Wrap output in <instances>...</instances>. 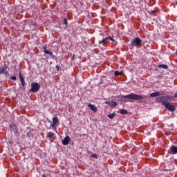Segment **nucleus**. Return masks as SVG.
I'll list each match as a JSON object with an SVG mask.
<instances>
[{"label": "nucleus", "mask_w": 177, "mask_h": 177, "mask_svg": "<svg viewBox=\"0 0 177 177\" xmlns=\"http://www.w3.org/2000/svg\"><path fill=\"white\" fill-rule=\"evenodd\" d=\"M122 97H124V99H131L132 100H142V99H143L142 95H138L133 93H131L127 95H122Z\"/></svg>", "instance_id": "nucleus-1"}, {"label": "nucleus", "mask_w": 177, "mask_h": 177, "mask_svg": "<svg viewBox=\"0 0 177 177\" xmlns=\"http://www.w3.org/2000/svg\"><path fill=\"white\" fill-rule=\"evenodd\" d=\"M169 100H171L170 95H165V96L158 97L156 98V102L158 103H161L162 106H164V103H168Z\"/></svg>", "instance_id": "nucleus-2"}, {"label": "nucleus", "mask_w": 177, "mask_h": 177, "mask_svg": "<svg viewBox=\"0 0 177 177\" xmlns=\"http://www.w3.org/2000/svg\"><path fill=\"white\" fill-rule=\"evenodd\" d=\"M39 89H41V85L39 83H32L31 88L30 89L29 92H32L33 93H35L38 92Z\"/></svg>", "instance_id": "nucleus-3"}, {"label": "nucleus", "mask_w": 177, "mask_h": 177, "mask_svg": "<svg viewBox=\"0 0 177 177\" xmlns=\"http://www.w3.org/2000/svg\"><path fill=\"white\" fill-rule=\"evenodd\" d=\"M131 46H142V40L140 37H135L131 41Z\"/></svg>", "instance_id": "nucleus-4"}, {"label": "nucleus", "mask_w": 177, "mask_h": 177, "mask_svg": "<svg viewBox=\"0 0 177 177\" xmlns=\"http://www.w3.org/2000/svg\"><path fill=\"white\" fill-rule=\"evenodd\" d=\"M163 106L168 110L169 111L174 112L176 110V107L174 105H171L169 102L165 103L163 102Z\"/></svg>", "instance_id": "nucleus-5"}, {"label": "nucleus", "mask_w": 177, "mask_h": 177, "mask_svg": "<svg viewBox=\"0 0 177 177\" xmlns=\"http://www.w3.org/2000/svg\"><path fill=\"white\" fill-rule=\"evenodd\" d=\"M9 67L7 65H4L3 68H0V75L1 74H3V75H8L9 73V71L8 69Z\"/></svg>", "instance_id": "nucleus-6"}, {"label": "nucleus", "mask_w": 177, "mask_h": 177, "mask_svg": "<svg viewBox=\"0 0 177 177\" xmlns=\"http://www.w3.org/2000/svg\"><path fill=\"white\" fill-rule=\"evenodd\" d=\"M169 154H177V147L172 145L170 149L168 150Z\"/></svg>", "instance_id": "nucleus-7"}, {"label": "nucleus", "mask_w": 177, "mask_h": 177, "mask_svg": "<svg viewBox=\"0 0 177 177\" xmlns=\"http://www.w3.org/2000/svg\"><path fill=\"white\" fill-rule=\"evenodd\" d=\"M71 141V138H70V136H66L64 138V139L62 140V145H64V146H67V145H68Z\"/></svg>", "instance_id": "nucleus-8"}, {"label": "nucleus", "mask_w": 177, "mask_h": 177, "mask_svg": "<svg viewBox=\"0 0 177 177\" xmlns=\"http://www.w3.org/2000/svg\"><path fill=\"white\" fill-rule=\"evenodd\" d=\"M19 80H20V82H21V85L23 86H26V80H24V77L21 75V73H19Z\"/></svg>", "instance_id": "nucleus-9"}, {"label": "nucleus", "mask_w": 177, "mask_h": 177, "mask_svg": "<svg viewBox=\"0 0 177 177\" xmlns=\"http://www.w3.org/2000/svg\"><path fill=\"white\" fill-rule=\"evenodd\" d=\"M59 122V118L57 116L53 118V123L50 124L51 128H55V125Z\"/></svg>", "instance_id": "nucleus-10"}, {"label": "nucleus", "mask_w": 177, "mask_h": 177, "mask_svg": "<svg viewBox=\"0 0 177 177\" xmlns=\"http://www.w3.org/2000/svg\"><path fill=\"white\" fill-rule=\"evenodd\" d=\"M106 104H109V106H111V107H115L117 106V102L115 101H108L105 102Z\"/></svg>", "instance_id": "nucleus-11"}, {"label": "nucleus", "mask_w": 177, "mask_h": 177, "mask_svg": "<svg viewBox=\"0 0 177 177\" xmlns=\"http://www.w3.org/2000/svg\"><path fill=\"white\" fill-rule=\"evenodd\" d=\"M88 107H89L90 110H91L92 111H94V113H96V111H97V108L92 104H88Z\"/></svg>", "instance_id": "nucleus-12"}, {"label": "nucleus", "mask_w": 177, "mask_h": 177, "mask_svg": "<svg viewBox=\"0 0 177 177\" xmlns=\"http://www.w3.org/2000/svg\"><path fill=\"white\" fill-rule=\"evenodd\" d=\"M107 42H109V40H107V37H104V38H103V39L102 40H100L99 41H98V44H99V45H106V44H107Z\"/></svg>", "instance_id": "nucleus-13"}, {"label": "nucleus", "mask_w": 177, "mask_h": 177, "mask_svg": "<svg viewBox=\"0 0 177 177\" xmlns=\"http://www.w3.org/2000/svg\"><path fill=\"white\" fill-rule=\"evenodd\" d=\"M43 49H44V53H46V55H49V56H53V53H52V51L48 50V49H46V46H43Z\"/></svg>", "instance_id": "nucleus-14"}, {"label": "nucleus", "mask_w": 177, "mask_h": 177, "mask_svg": "<svg viewBox=\"0 0 177 177\" xmlns=\"http://www.w3.org/2000/svg\"><path fill=\"white\" fill-rule=\"evenodd\" d=\"M157 96H160V92H158V91H156V92H155V93H151L150 94V97H157Z\"/></svg>", "instance_id": "nucleus-15"}, {"label": "nucleus", "mask_w": 177, "mask_h": 177, "mask_svg": "<svg viewBox=\"0 0 177 177\" xmlns=\"http://www.w3.org/2000/svg\"><path fill=\"white\" fill-rule=\"evenodd\" d=\"M115 115H117V113H110V114L107 115V117L110 120H113V118H114V117H115Z\"/></svg>", "instance_id": "nucleus-16"}, {"label": "nucleus", "mask_w": 177, "mask_h": 177, "mask_svg": "<svg viewBox=\"0 0 177 177\" xmlns=\"http://www.w3.org/2000/svg\"><path fill=\"white\" fill-rule=\"evenodd\" d=\"M53 136H55V133H53V132H48L47 133V138H48V139H52V138H53Z\"/></svg>", "instance_id": "nucleus-17"}, {"label": "nucleus", "mask_w": 177, "mask_h": 177, "mask_svg": "<svg viewBox=\"0 0 177 177\" xmlns=\"http://www.w3.org/2000/svg\"><path fill=\"white\" fill-rule=\"evenodd\" d=\"M159 68H163L164 70L168 69V66L166 64H160L158 65Z\"/></svg>", "instance_id": "nucleus-18"}, {"label": "nucleus", "mask_w": 177, "mask_h": 177, "mask_svg": "<svg viewBox=\"0 0 177 177\" xmlns=\"http://www.w3.org/2000/svg\"><path fill=\"white\" fill-rule=\"evenodd\" d=\"M120 114H122V115L128 114V111H127V109H120Z\"/></svg>", "instance_id": "nucleus-19"}, {"label": "nucleus", "mask_w": 177, "mask_h": 177, "mask_svg": "<svg viewBox=\"0 0 177 177\" xmlns=\"http://www.w3.org/2000/svg\"><path fill=\"white\" fill-rule=\"evenodd\" d=\"M122 74V72H120L118 71H116L114 73V75H115V77H118L119 75H121Z\"/></svg>", "instance_id": "nucleus-20"}, {"label": "nucleus", "mask_w": 177, "mask_h": 177, "mask_svg": "<svg viewBox=\"0 0 177 177\" xmlns=\"http://www.w3.org/2000/svg\"><path fill=\"white\" fill-rule=\"evenodd\" d=\"M55 68H56L57 71H62V67L59 66V65H56Z\"/></svg>", "instance_id": "nucleus-21"}, {"label": "nucleus", "mask_w": 177, "mask_h": 177, "mask_svg": "<svg viewBox=\"0 0 177 177\" xmlns=\"http://www.w3.org/2000/svg\"><path fill=\"white\" fill-rule=\"evenodd\" d=\"M63 24H65V26H67V24H68V21H67L66 18L64 19Z\"/></svg>", "instance_id": "nucleus-22"}, {"label": "nucleus", "mask_w": 177, "mask_h": 177, "mask_svg": "<svg viewBox=\"0 0 177 177\" xmlns=\"http://www.w3.org/2000/svg\"><path fill=\"white\" fill-rule=\"evenodd\" d=\"M91 157H92V158H96V159H97V155L96 153H93V154L91 155Z\"/></svg>", "instance_id": "nucleus-23"}, {"label": "nucleus", "mask_w": 177, "mask_h": 177, "mask_svg": "<svg viewBox=\"0 0 177 177\" xmlns=\"http://www.w3.org/2000/svg\"><path fill=\"white\" fill-rule=\"evenodd\" d=\"M10 80H12L13 81H16V80H17V77H16V76H11Z\"/></svg>", "instance_id": "nucleus-24"}, {"label": "nucleus", "mask_w": 177, "mask_h": 177, "mask_svg": "<svg viewBox=\"0 0 177 177\" xmlns=\"http://www.w3.org/2000/svg\"><path fill=\"white\" fill-rule=\"evenodd\" d=\"M112 38H113V37H111V36L107 37L106 39H107V40H108V42H109V40L111 41Z\"/></svg>", "instance_id": "nucleus-25"}, {"label": "nucleus", "mask_w": 177, "mask_h": 177, "mask_svg": "<svg viewBox=\"0 0 177 177\" xmlns=\"http://www.w3.org/2000/svg\"><path fill=\"white\" fill-rule=\"evenodd\" d=\"M151 15H156V12L155 10L151 11Z\"/></svg>", "instance_id": "nucleus-26"}, {"label": "nucleus", "mask_w": 177, "mask_h": 177, "mask_svg": "<svg viewBox=\"0 0 177 177\" xmlns=\"http://www.w3.org/2000/svg\"><path fill=\"white\" fill-rule=\"evenodd\" d=\"M111 41H112L113 42H115V40L114 39H113V37H112V39H111Z\"/></svg>", "instance_id": "nucleus-27"}, {"label": "nucleus", "mask_w": 177, "mask_h": 177, "mask_svg": "<svg viewBox=\"0 0 177 177\" xmlns=\"http://www.w3.org/2000/svg\"><path fill=\"white\" fill-rule=\"evenodd\" d=\"M100 84H103V81L101 80Z\"/></svg>", "instance_id": "nucleus-28"}, {"label": "nucleus", "mask_w": 177, "mask_h": 177, "mask_svg": "<svg viewBox=\"0 0 177 177\" xmlns=\"http://www.w3.org/2000/svg\"><path fill=\"white\" fill-rule=\"evenodd\" d=\"M100 35H103V34L101 33Z\"/></svg>", "instance_id": "nucleus-29"}, {"label": "nucleus", "mask_w": 177, "mask_h": 177, "mask_svg": "<svg viewBox=\"0 0 177 177\" xmlns=\"http://www.w3.org/2000/svg\"><path fill=\"white\" fill-rule=\"evenodd\" d=\"M72 59H74V56L72 57Z\"/></svg>", "instance_id": "nucleus-30"}, {"label": "nucleus", "mask_w": 177, "mask_h": 177, "mask_svg": "<svg viewBox=\"0 0 177 177\" xmlns=\"http://www.w3.org/2000/svg\"><path fill=\"white\" fill-rule=\"evenodd\" d=\"M44 177H45V175H43Z\"/></svg>", "instance_id": "nucleus-31"}]
</instances>
